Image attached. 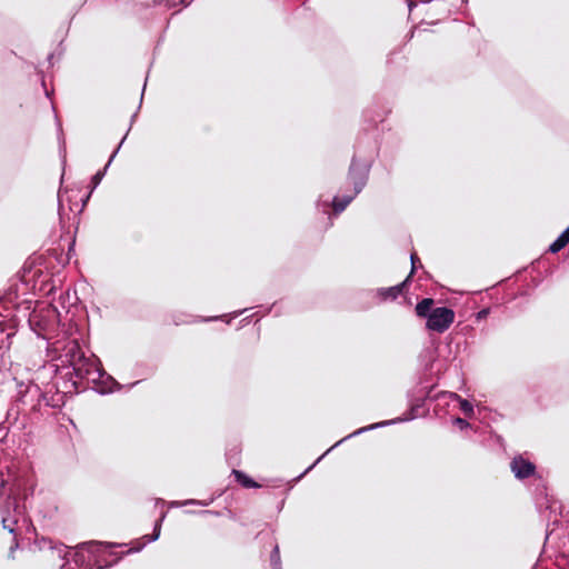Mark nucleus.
<instances>
[{
    "label": "nucleus",
    "instance_id": "obj_1",
    "mask_svg": "<svg viewBox=\"0 0 569 569\" xmlns=\"http://www.w3.org/2000/svg\"><path fill=\"white\" fill-rule=\"evenodd\" d=\"M455 321V312L447 307H438L431 310L427 319V328L431 331L442 333L449 329Z\"/></svg>",
    "mask_w": 569,
    "mask_h": 569
},
{
    "label": "nucleus",
    "instance_id": "obj_2",
    "mask_svg": "<svg viewBox=\"0 0 569 569\" xmlns=\"http://www.w3.org/2000/svg\"><path fill=\"white\" fill-rule=\"evenodd\" d=\"M349 178L352 180L355 192L352 196H346L341 199L336 197L333 199L332 207L336 213L342 212L347 208V206L352 201L355 196L358 194L366 184V177L363 174H356L353 161L349 170Z\"/></svg>",
    "mask_w": 569,
    "mask_h": 569
},
{
    "label": "nucleus",
    "instance_id": "obj_3",
    "mask_svg": "<svg viewBox=\"0 0 569 569\" xmlns=\"http://www.w3.org/2000/svg\"><path fill=\"white\" fill-rule=\"evenodd\" d=\"M72 369L76 377L79 379H86L96 382L101 378L100 368L98 367L96 359L87 358L86 356Z\"/></svg>",
    "mask_w": 569,
    "mask_h": 569
},
{
    "label": "nucleus",
    "instance_id": "obj_4",
    "mask_svg": "<svg viewBox=\"0 0 569 569\" xmlns=\"http://www.w3.org/2000/svg\"><path fill=\"white\" fill-rule=\"evenodd\" d=\"M83 357L84 353L76 340L67 342L63 352L60 355L62 365H68L71 368H74Z\"/></svg>",
    "mask_w": 569,
    "mask_h": 569
},
{
    "label": "nucleus",
    "instance_id": "obj_5",
    "mask_svg": "<svg viewBox=\"0 0 569 569\" xmlns=\"http://www.w3.org/2000/svg\"><path fill=\"white\" fill-rule=\"evenodd\" d=\"M510 468L515 476L519 479H525L533 475L535 472V465L530 461L523 459L522 457H516L512 459L510 463Z\"/></svg>",
    "mask_w": 569,
    "mask_h": 569
},
{
    "label": "nucleus",
    "instance_id": "obj_6",
    "mask_svg": "<svg viewBox=\"0 0 569 569\" xmlns=\"http://www.w3.org/2000/svg\"><path fill=\"white\" fill-rule=\"evenodd\" d=\"M569 242V227L565 229L561 234L550 244L549 251L552 253L559 252Z\"/></svg>",
    "mask_w": 569,
    "mask_h": 569
},
{
    "label": "nucleus",
    "instance_id": "obj_7",
    "mask_svg": "<svg viewBox=\"0 0 569 569\" xmlns=\"http://www.w3.org/2000/svg\"><path fill=\"white\" fill-rule=\"evenodd\" d=\"M409 281V277H407V279L397 284V286H393V287H390V288H387V289H381L380 290V296L382 297V299H396L399 295H401L402 292V289L403 287L407 284V282Z\"/></svg>",
    "mask_w": 569,
    "mask_h": 569
},
{
    "label": "nucleus",
    "instance_id": "obj_8",
    "mask_svg": "<svg viewBox=\"0 0 569 569\" xmlns=\"http://www.w3.org/2000/svg\"><path fill=\"white\" fill-rule=\"evenodd\" d=\"M433 300L431 298H425L416 306V313L420 318H429Z\"/></svg>",
    "mask_w": 569,
    "mask_h": 569
},
{
    "label": "nucleus",
    "instance_id": "obj_9",
    "mask_svg": "<svg viewBox=\"0 0 569 569\" xmlns=\"http://www.w3.org/2000/svg\"><path fill=\"white\" fill-rule=\"evenodd\" d=\"M233 475L239 483L244 488H258L260 487L254 480L248 477L246 473L239 470H233Z\"/></svg>",
    "mask_w": 569,
    "mask_h": 569
},
{
    "label": "nucleus",
    "instance_id": "obj_10",
    "mask_svg": "<svg viewBox=\"0 0 569 569\" xmlns=\"http://www.w3.org/2000/svg\"><path fill=\"white\" fill-rule=\"evenodd\" d=\"M455 399L459 400L460 402V409L462 410V412L468 416V417H471L473 415V407L472 405L466 400V399H462L460 396L456 395V393H452V396Z\"/></svg>",
    "mask_w": 569,
    "mask_h": 569
},
{
    "label": "nucleus",
    "instance_id": "obj_11",
    "mask_svg": "<svg viewBox=\"0 0 569 569\" xmlns=\"http://www.w3.org/2000/svg\"><path fill=\"white\" fill-rule=\"evenodd\" d=\"M18 520L14 516H7L2 517V526L4 529H7L10 533L16 532Z\"/></svg>",
    "mask_w": 569,
    "mask_h": 569
},
{
    "label": "nucleus",
    "instance_id": "obj_12",
    "mask_svg": "<svg viewBox=\"0 0 569 569\" xmlns=\"http://www.w3.org/2000/svg\"><path fill=\"white\" fill-rule=\"evenodd\" d=\"M116 153H117V150L111 154V157H110V159H109V161H108L107 166L104 167V169H103V170H101V171H98V172L92 177V179H91V183H92V188H93V189H94V188H97V186L101 182V180H102V178H103V176H104V172H106V170H107L108 166L110 164V162L113 160V158H114Z\"/></svg>",
    "mask_w": 569,
    "mask_h": 569
},
{
    "label": "nucleus",
    "instance_id": "obj_13",
    "mask_svg": "<svg viewBox=\"0 0 569 569\" xmlns=\"http://www.w3.org/2000/svg\"><path fill=\"white\" fill-rule=\"evenodd\" d=\"M270 560H271V565H272L273 569H281L280 568V552H279L278 546L274 547V549L271 553Z\"/></svg>",
    "mask_w": 569,
    "mask_h": 569
},
{
    "label": "nucleus",
    "instance_id": "obj_14",
    "mask_svg": "<svg viewBox=\"0 0 569 569\" xmlns=\"http://www.w3.org/2000/svg\"><path fill=\"white\" fill-rule=\"evenodd\" d=\"M159 535H160V523L157 522L156 523V527H154V532L152 536H146L144 538L147 539L148 542L150 541H154L159 538Z\"/></svg>",
    "mask_w": 569,
    "mask_h": 569
},
{
    "label": "nucleus",
    "instance_id": "obj_15",
    "mask_svg": "<svg viewBox=\"0 0 569 569\" xmlns=\"http://www.w3.org/2000/svg\"><path fill=\"white\" fill-rule=\"evenodd\" d=\"M410 260H411V271L409 273V278L413 274L415 270H416V262L419 260L417 254L416 253H411L410 256Z\"/></svg>",
    "mask_w": 569,
    "mask_h": 569
},
{
    "label": "nucleus",
    "instance_id": "obj_16",
    "mask_svg": "<svg viewBox=\"0 0 569 569\" xmlns=\"http://www.w3.org/2000/svg\"><path fill=\"white\" fill-rule=\"evenodd\" d=\"M385 425H386V422H380V423H375V425H372L370 427L360 428L359 430L353 432V435H358V433H361V432H363L366 430L373 429V428H377V427H381V426H385Z\"/></svg>",
    "mask_w": 569,
    "mask_h": 569
},
{
    "label": "nucleus",
    "instance_id": "obj_17",
    "mask_svg": "<svg viewBox=\"0 0 569 569\" xmlns=\"http://www.w3.org/2000/svg\"><path fill=\"white\" fill-rule=\"evenodd\" d=\"M456 421H457V423H458V425H466V423H467V422H466L463 419H461V418H457V420H456Z\"/></svg>",
    "mask_w": 569,
    "mask_h": 569
}]
</instances>
